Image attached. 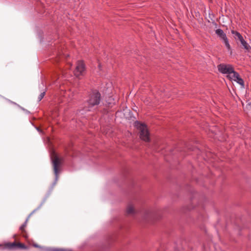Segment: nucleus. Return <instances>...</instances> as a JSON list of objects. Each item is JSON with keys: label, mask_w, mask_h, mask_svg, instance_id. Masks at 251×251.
Returning a JSON list of instances; mask_svg holds the SVG:
<instances>
[{"label": "nucleus", "mask_w": 251, "mask_h": 251, "mask_svg": "<svg viewBox=\"0 0 251 251\" xmlns=\"http://www.w3.org/2000/svg\"><path fill=\"white\" fill-rule=\"evenodd\" d=\"M134 126L140 131V138L145 142H149L150 136L146 125L138 121H136L134 123Z\"/></svg>", "instance_id": "f257e3e1"}, {"label": "nucleus", "mask_w": 251, "mask_h": 251, "mask_svg": "<svg viewBox=\"0 0 251 251\" xmlns=\"http://www.w3.org/2000/svg\"><path fill=\"white\" fill-rule=\"evenodd\" d=\"M100 100V94L99 92H93L87 101L88 108L86 110L90 111L91 108L99 104Z\"/></svg>", "instance_id": "f03ea898"}, {"label": "nucleus", "mask_w": 251, "mask_h": 251, "mask_svg": "<svg viewBox=\"0 0 251 251\" xmlns=\"http://www.w3.org/2000/svg\"><path fill=\"white\" fill-rule=\"evenodd\" d=\"M0 247L2 249H9V250H15L17 249H25V246L21 243H17L15 242L13 243H6L3 245L0 244Z\"/></svg>", "instance_id": "7ed1b4c3"}, {"label": "nucleus", "mask_w": 251, "mask_h": 251, "mask_svg": "<svg viewBox=\"0 0 251 251\" xmlns=\"http://www.w3.org/2000/svg\"><path fill=\"white\" fill-rule=\"evenodd\" d=\"M217 67L220 73L227 75L233 72L234 70L233 67L230 64H220Z\"/></svg>", "instance_id": "20e7f679"}, {"label": "nucleus", "mask_w": 251, "mask_h": 251, "mask_svg": "<svg viewBox=\"0 0 251 251\" xmlns=\"http://www.w3.org/2000/svg\"><path fill=\"white\" fill-rule=\"evenodd\" d=\"M227 77L230 80L236 82L240 84L242 87H244V81L243 79L240 77L239 74L233 70V72L227 75Z\"/></svg>", "instance_id": "39448f33"}, {"label": "nucleus", "mask_w": 251, "mask_h": 251, "mask_svg": "<svg viewBox=\"0 0 251 251\" xmlns=\"http://www.w3.org/2000/svg\"><path fill=\"white\" fill-rule=\"evenodd\" d=\"M85 68V65L82 61H77L75 69L74 71L75 75L77 77L83 75Z\"/></svg>", "instance_id": "423d86ee"}, {"label": "nucleus", "mask_w": 251, "mask_h": 251, "mask_svg": "<svg viewBox=\"0 0 251 251\" xmlns=\"http://www.w3.org/2000/svg\"><path fill=\"white\" fill-rule=\"evenodd\" d=\"M52 163L53 170L55 176V181H56L58 179V175L59 173L58 168L61 163L59 158L57 156L54 157V159L52 160Z\"/></svg>", "instance_id": "0eeeda50"}, {"label": "nucleus", "mask_w": 251, "mask_h": 251, "mask_svg": "<svg viewBox=\"0 0 251 251\" xmlns=\"http://www.w3.org/2000/svg\"><path fill=\"white\" fill-rule=\"evenodd\" d=\"M216 35L223 41L227 39L226 34L224 33L223 30L220 28L217 29L215 30Z\"/></svg>", "instance_id": "6e6552de"}, {"label": "nucleus", "mask_w": 251, "mask_h": 251, "mask_svg": "<svg viewBox=\"0 0 251 251\" xmlns=\"http://www.w3.org/2000/svg\"><path fill=\"white\" fill-rule=\"evenodd\" d=\"M241 44L243 46L244 49L246 50L248 52H250L251 50V47L249 45V44L244 40L241 42Z\"/></svg>", "instance_id": "1a4fd4ad"}, {"label": "nucleus", "mask_w": 251, "mask_h": 251, "mask_svg": "<svg viewBox=\"0 0 251 251\" xmlns=\"http://www.w3.org/2000/svg\"><path fill=\"white\" fill-rule=\"evenodd\" d=\"M223 43L225 44L226 47V48L227 50L230 52V54H232V50L231 48L230 47V45L229 43L228 39H226L223 41Z\"/></svg>", "instance_id": "9d476101"}, {"label": "nucleus", "mask_w": 251, "mask_h": 251, "mask_svg": "<svg viewBox=\"0 0 251 251\" xmlns=\"http://www.w3.org/2000/svg\"><path fill=\"white\" fill-rule=\"evenodd\" d=\"M35 210L33 211L32 212V213H31L28 216V217L27 218V219H26L25 221V223L20 227V229L22 231H23L25 229V227L26 226V224H27V221L28 220V219L29 218V217L31 216V215L34 212Z\"/></svg>", "instance_id": "9b49d317"}, {"label": "nucleus", "mask_w": 251, "mask_h": 251, "mask_svg": "<svg viewBox=\"0 0 251 251\" xmlns=\"http://www.w3.org/2000/svg\"><path fill=\"white\" fill-rule=\"evenodd\" d=\"M134 208L132 205H129L126 209V212L128 214H131L134 212Z\"/></svg>", "instance_id": "f8f14e48"}, {"label": "nucleus", "mask_w": 251, "mask_h": 251, "mask_svg": "<svg viewBox=\"0 0 251 251\" xmlns=\"http://www.w3.org/2000/svg\"><path fill=\"white\" fill-rule=\"evenodd\" d=\"M231 33L233 35H234V38L236 39H238V38L239 37V36H241L242 35L238 32L237 31H234V30H232L231 31Z\"/></svg>", "instance_id": "ddd939ff"}, {"label": "nucleus", "mask_w": 251, "mask_h": 251, "mask_svg": "<svg viewBox=\"0 0 251 251\" xmlns=\"http://www.w3.org/2000/svg\"><path fill=\"white\" fill-rule=\"evenodd\" d=\"M45 93H46V91H43V92H42L40 95L38 97V101H40L41 100L44 98L45 95Z\"/></svg>", "instance_id": "4468645a"}, {"label": "nucleus", "mask_w": 251, "mask_h": 251, "mask_svg": "<svg viewBox=\"0 0 251 251\" xmlns=\"http://www.w3.org/2000/svg\"><path fill=\"white\" fill-rule=\"evenodd\" d=\"M238 39L240 41V42H241L242 41H243L244 40L242 35L239 36V37L238 38Z\"/></svg>", "instance_id": "2eb2a0df"}, {"label": "nucleus", "mask_w": 251, "mask_h": 251, "mask_svg": "<svg viewBox=\"0 0 251 251\" xmlns=\"http://www.w3.org/2000/svg\"><path fill=\"white\" fill-rule=\"evenodd\" d=\"M34 247H38V245H35H35H34Z\"/></svg>", "instance_id": "dca6fc26"}, {"label": "nucleus", "mask_w": 251, "mask_h": 251, "mask_svg": "<svg viewBox=\"0 0 251 251\" xmlns=\"http://www.w3.org/2000/svg\"><path fill=\"white\" fill-rule=\"evenodd\" d=\"M37 130L39 131V129L38 128H37Z\"/></svg>", "instance_id": "f3484780"}]
</instances>
